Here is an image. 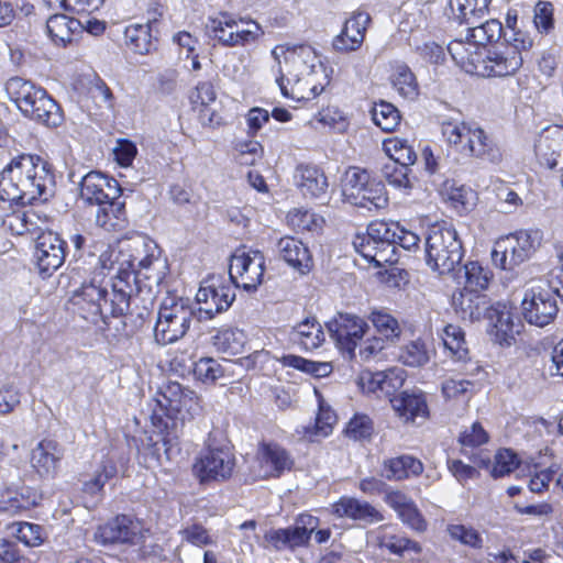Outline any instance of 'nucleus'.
I'll use <instances>...</instances> for the list:
<instances>
[{"label":"nucleus","instance_id":"obj_4","mask_svg":"<svg viewBox=\"0 0 563 563\" xmlns=\"http://www.w3.org/2000/svg\"><path fill=\"white\" fill-rule=\"evenodd\" d=\"M424 252L426 264L440 275L454 272L464 256L456 230L446 223H435L428 228Z\"/></svg>","mask_w":563,"mask_h":563},{"label":"nucleus","instance_id":"obj_36","mask_svg":"<svg viewBox=\"0 0 563 563\" xmlns=\"http://www.w3.org/2000/svg\"><path fill=\"white\" fill-rule=\"evenodd\" d=\"M475 122L445 121L441 125V132L449 145H451L460 154L464 155Z\"/></svg>","mask_w":563,"mask_h":563},{"label":"nucleus","instance_id":"obj_6","mask_svg":"<svg viewBox=\"0 0 563 563\" xmlns=\"http://www.w3.org/2000/svg\"><path fill=\"white\" fill-rule=\"evenodd\" d=\"M35 161L31 154L14 158L0 173V200L21 207L33 205L35 195L30 189L34 186Z\"/></svg>","mask_w":563,"mask_h":563},{"label":"nucleus","instance_id":"obj_47","mask_svg":"<svg viewBox=\"0 0 563 563\" xmlns=\"http://www.w3.org/2000/svg\"><path fill=\"white\" fill-rule=\"evenodd\" d=\"M372 119L382 131L393 132L400 124L401 115L394 104L382 100L374 103Z\"/></svg>","mask_w":563,"mask_h":563},{"label":"nucleus","instance_id":"obj_63","mask_svg":"<svg viewBox=\"0 0 563 563\" xmlns=\"http://www.w3.org/2000/svg\"><path fill=\"white\" fill-rule=\"evenodd\" d=\"M373 421L366 415H355L347 423L346 435L355 441L369 439L373 433Z\"/></svg>","mask_w":563,"mask_h":563},{"label":"nucleus","instance_id":"obj_64","mask_svg":"<svg viewBox=\"0 0 563 563\" xmlns=\"http://www.w3.org/2000/svg\"><path fill=\"white\" fill-rule=\"evenodd\" d=\"M397 517L404 525L408 526L410 529L417 532H424L427 530V520L418 509L415 501L409 504L405 509L397 514Z\"/></svg>","mask_w":563,"mask_h":563},{"label":"nucleus","instance_id":"obj_58","mask_svg":"<svg viewBox=\"0 0 563 563\" xmlns=\"http://www.w3.org/2000/svg\"><path fill=\"white\" fill-rule=\"evenodd\" d=\"M409 170L410 168L395 162H387L380 168L383 178L398 189L411 188Z\"/></svg>","mask_w":563,"mask_h":563},{"label":"nucleus","instance_id":"obj_14","mask_svg":"<svg viewBox=\"0 0 563 563\" xmlns=\"http://www.w3.org/2000/svg\"><path fill=\"white\" fill-rule=\"evenodd\" d=\"M120 196L121 188L118 181L99 172L88 173L80 181V199L97 208Z\"/></svg>","mask_w":563,"mask_h":563},{"label":"nucleus","instance_id":"obj_54","mask_svg":"<svg viewBox=\"0 0 563 563\" xmlns=\"http://www.w3.org/2000/svg\"><path fill=\"white\" fill-rule=\"evenodd\" d=\"M194 376L205 385H214L224 376V368L212 357H201L194 365Z\"/></svg>","mask_w":563,"mask_h":563},{"label":"nucleus","instance_id":"obj_35","mask_svg":"<svg viewBox=\"0 0 563 563\" xmlns=\"http://www.w3.org/2000/svg\"><path fill=\"white\" fill-rule=\"evenodd\" d=\"M265 548H272L276 551L284 549H295L306 545V536L303 530L292 529H271L264 536Z\"/></svg>","mask_w":563,"mask_h":563},{"label":"nucleus","instance_id":"obj_42","mask_svg":"<svg viewBox=\"0 0 563 563\" xmlns=\"http://www.w3.org/2000/svg\"><path fill=\"white\" fill-rule=\"evenodd\" d=\"M444 347L450 352L455 361H466L468 349L466 346L465 334L463 330L455 324H446L441 334Z\"/></svg>","mask_w":563,"mask_h":563},{"label":"nucleus","instance_id":"obj_55","mask_svg":"<svg viewBox=\"0 0 563 563\" xmlns=\"http://www.w3.org/2000/svg\"><path fill=\"white\" fill-rule=\"evenodd\" d=\"M280 362L284 366L299 369L316 377H325L332 371V366L329 363L313 362L292 354L284 355Z\"/></svg>","mask_w":563,"mask_h":563},{"label":"nucleus","instance_id":"obj_22","mask_svg":"<svg viewBox=\"0 0 563 563\" xmlns=\"http://www.w3.org/2000/svg\"><path fill=\"white\" fill-rule=\"evenodd\" d=\"M332 512L339 518H350L367 525L384 520L383 514L367 501L353 497H341L332 505Z\"/></svg>","mask_w":563,"mask_h":563},{"label":"nucleus","instance_id":"obj_9","mask_svg":"<svg viewBox=\"0 0 563 563\" xmlns=\"http://www.w3.org/2000/svg\"><path fill=\"white\" fill-rule=\"evenodd\" d=\"M236 460L228 444H216L209 439L192 464V474L202 485L231 478Z\"/></svg>","mask_w":563,"mask_h":563},{"label":"nucleus","instance_id":"obj_3","mask_svg":"<svg viewBox=\"0 0 563 563\" xmlns=\"http://www.w3.org/2000/svg\"><path fill=\"white\" fill-rule=\"evenodd\" d=\"M512 43L495 49L477 47L474 44L455 40L448 45V52L455 64L465 73L479 77H508L522 66V49L531 46V40L516 33Z\"/></svg>","mask_w":563,"mask_h":563},{"label":"nucleus","instance_id":"obj_16","mask_svg":"<svg viewBox=\"0 0 563 563\" xmlns=\"http://www.w3.org/2000/svg\"><path fill=\"white\" fill-rule=\"evenodd\" d=\"M93 539L101 545L135 543L140 539V525L125 515L98 527Z\"/></svg>","mask_w":563,"mask_h":563},{"label":"nucleus","instance_id":"obj_23","mask_svg":"<svg viewBox=\"0 0 563 563\" xmlns=\"http://www.w3.org/2000/svg\"><path fill=\"white\" fill-rule=\"evenodd\" d=\"M423 468L419 459L410 454H401L384 459L380 475L387 481L401 482L418 477L422 474Z\"/></svg>","mask_w":563,"mask_h":563},{"label":"nucleus","instance_id":"obj_27","mask_svg":"<svg viewBox=\"0 0 563 563\" xmlns=\"http://www.w3.org/2000/svg\"><path fill=\"white\" fill-rule=\"evenodd\" d=\"M464 156L487 161L494 164L501 161V152L499 147L477 123L473 126V132L470 136V142Z\"/></svg>","mask_w":563,"mask_h":563},{"label":"nucleus","instance_id":"obj_62","mask_svg":"<svg viewBox=\"0 0 563 563\" xmlns=\"http://www.w3.org/2000/svg\"><path fill=\"white\" fill-rule=\"evenodd\" d=\"M396 231H398V222L373 221L368 224L365 234L372 240L395 244Z\"/></svg>","mask_w":563,"mask_h":563},{"label":"nucleus","instance_id":"obj_40","mask_svg":"<svg viewBox=\"0 0 563 563\" xmlns=\"http://www.w3.org/2000/svg\"><path fill=\"white\" fill-rule=\"evenodd\" d=\"M62 456V450L53 440H43L37 444V475L53 476L56 473L57 463Z\"/></svg>","mask_w":563,"mask_h":563},{"label":"nucleus","instance_id":"obj_20","mask_svg":"<svg viewBox=\"0 0 563 563\" xmlns=\"http://www.w3.org/2000/svg\"><path fill=\"white\" fill-rule=\"evenodd\" d=\"M295 184L305 197L321 199L328 192V177L316 165H298L294 174Z\"/></svg>","mask_w":563,"mask_h":563},{"label":"nucleus","instance_id":"obj_52","mask_svg":"<svg viewBox=\"0 0 563 563\" xmlns=\"http://www.w3.org/2000/svg\"><path fill=\"white\" fill-rule=\"evenodd\" d=\"M33 217H35L33 205L26 203V207H21V209L7 216L2 224L13 234L22 235L33 230Z\"/></svg>","mask_w":563,"mask_h":563},{"label":"nucleus","instance_id":"obj_49","mask_svg":"<svg viewBox=\"0 0 563 563\" xmlns=\"http://www.w3.org/2000/svg\"><path fill=\"white\" fill-rule=\"evenodd\" d=\"M335 421V413L330 408H324L321 405L314 423L303 427V437L309 441H317L320 438H325L332 432Z\"/></svg>","mask_w":563,"mask_h":563},{"label":"nucleus","instance_id":"obj_17","mask_svg":"<svg viewBox=\"0 0 563 563\" xmlns=\"http://www.w3.org/2000/svg\"><path fill=\"white\" fill-rule=\"evenodd\" d=\"M391 407L405 423L423 422L429 417L426 396L421 391H401L390 399Z\"/></svg>","mask_w":563,"mask_h":563},{"label":"nucleus","instance_id":"obj_11","mask_svg":"<svg viewBox=\"0 0 563 563\" xmlns=\"http://www.w3.org/2000/svg\"><path fill=\"white\" fill-rule=\"evenodd\" d=\"M235 299V287L223 275H210L205 278L196 294V301L200 305L199 312L211 319L216 314L228 310Z\"/></svg>","mask_w":563,"mask_h":563},{"label":"nucleus","instance_id":"obj_51","mask_svg":"<svg viewBox=\"0 0 563 563\" xmlns=\"http://www.w3.org/2000/svg\"><path fill=\"white\" fill-rule=\"evenodd\" d=\"M464 289L481 291L485 290L493 277V273L488 267L483 266L478 262H470L464 265Z\"/></svg>","mask_w":563,"mask_h":563},{"label":"nucleus","instance_id":"obj_44","mask_svg":"<svg viewBox=\"0 0 563 563\" xmlns=\"http://www.w3.org/2000/svg\"><path fill=\"white\" fill-rule=\"evenodd\" d=\"M126 45L137 54H148L153 48L150 24H131L124 32Z\"/></svg>","mask_w":563,"mask_h":563},{"label":"nucleus","instance_id":"obj_12","mask_svg":"<svg viewBox=\"0 0 563 563\" xmlns=\"http://www.w3.org/2000/svg\"><path fill=\"white\" fill-rule=\"evenodd\" d=\"M556 296L563 297L558 288L551 286L528 289L521 302L525 319L537 327L551 323L559 311Z\"/></svg>","mask_w":563,"mask_h":563},{"label":"nucleus","instance_id":"obj_21","mask_svg":"<svg viewBox=\"0 0 563 563\" xmlns=\"http://www.w3.org/2000/svg\"><path fill=\"white\" fill-rule=\"evenodd\" d=\"M452 306L462 320L474 322L486 316L490 302L485 295L463 288L453 294Z\"/></svg>","mask_w":563,"mask_h":563},{"label":"nucleus","instance_id":"obj_29","mask_svg":"<svg viewBox=\"0 0 563 563\" xmlns=\"http://www.w3.org/2000/svg\"><path fill=\"white\" fill-rule=\"evenodd\" d=\"M96 224L108 232L123 230L128 224L125 202L121 196L97 208Z\"/></svg>","mask_w":563,"mask_h":563},{"label":"nucleus","instance_id":"obj_43","mask_svg":"<svg viewBox=\"0 0 563 563\" xmlns=\"http://www.w3.org/2000/svg\"><path fill=\"white\" fill-rule=\"evenodd\" d=\"M432 350L421 340H416L401 346L398 361L409 367H422L429 363Z\"/></svg>","mask_w":563,"mask_h":563},{"label":"nucleus","instance_id":"obj_13","mask_svg":"<svg viewBox=\"0 0 563 563\" xmlns=\"http://www.w3.org/2000/svg\"><path fill=\"white\" fill-rule=\"evenodd\" d=\"M327 328L335 345L353 357L358 341L368 330V324L356 314L339 312L327 323Z\"/></svg>","mask_w":563,"mask_h":563},{"label":"nucleus","instance_id":"obj_34","mask_svg":"<svg viewBox=\"0 0 563 563\" xmlns=\"http://www.w3.org/2000/svg\"><path fill=\"white\" fill-rule=\"evenodd\" d=\"M474 463L479 467L488 468L492 465L490 474L493 477H503L511 473L519 464L517 454L509 449L499 450L495 454L494 463L487 454L482 452L474 457Z\"/></svg>","mask_w":563,"mask_h":563},{"label":"nucleus","instance_id":"obj_38","mask_svg":"<svg viewBox=\"0 0 563 563\" xmlns=\"http://www.w3.org/2000/svg\"><path fill=\"white\" fill-rule=\"evenodd\" d=\"M64 121L58 103L47 95L46 90L37 87V123L47 128H57Z\"/></svg>","mask_w":563,"mask_h":563},{"label":"nucleus","instance_id":"obj_25","mask_svg":"<svg viewBox=\"0 0 563 563\" xmlns=\"http://www.w3.org/2000/svg\"><path fill=\"white\" fill-rule=\"evenodd\" d=\"M369 22L367 13L360 12L346 20L343 30L333 40V48L338 52H351L357 49L363 41L366 25Z\"/></svg>","mask_w":563,"mask_h":563},{"label":"nucleus","instance_id":"obj_31","mask_svg":"<svg viewBox=\"0 0 563 563\" xmlns=\"http://www.w3.org/2000/svg\"><path fill=\"white\" fill-rule=\"evenodd\" d=\"M5 89L22 114L33 119L35 113V92L33 91V84L22 78L14 77L8 80Z\"/></svg>","mask_w":563,"mask_h":563},{"label":"nucleus","instance_id":"obj_37","mask_svg":"<svg viewBox=\"0 0 563 563\" xmlns=\"http://www.w3.org/2000/svg\"><path fill=\"white\" fill-rule=\"evenodd\" d=\"M478 19L475 20L474 24H468L470 34L466 43L485 47L486 44L498 41L504 32L501 23L496 19H490L477 24Z\"/></svg>","mask_w":563,"mask_h":563},{"label":"nucleus","instance_id":"obj_24","mask_svg":"<svg viewBox=\"0 0 563 563\" xmlns=\"http://www.w3.org/2000/svg\"><path fill=\"white\" fill-rule=\"evenodd\" d=\"M189 400H195L199 405V396L196 391L183 387L177 382H169L161 387L156 399L161 409L170 417L181 412L183 406H187Z\"/></svg>","mask_w":563,"mask_h":563},{"label":"nucleus","instance_id":"obj_8","mask_svg":"<svg viewBox=\"0 0 563 563\" xmlns=\"http://www.w3.org/2000/svg\"><path fill=\"white\" fill-rule=\"evenodd\" d=\"M542 242V232L539 230H521L498 239L492 251V261L495 266L511 271L537 251Z\"/></svg>","mask_w":563,"mask_h":563},{"label":"nucleus","instance_id":"obj_1","mask_svg":"<svg viewBox=\"0 0 563 563\" xmlns=\"http://www.w3.org/2000/svg\"><path fill=\"white\" fill-rule=\"evenodd\" d=\"M135 244V250L139 251L141 246L145 255L143 257L132 255L128 261L129 268H120L112 283L111 299L107 298L108 289L102 285V279L93 278L90 283H84L75 291L73 302L84 319L96 323L99 318L106 319L108 314L124 316L135 294L144 289L152 292L163 283L168 272V264L156 243L142 238Z\"/></svg>","mask_w":563,"mask_h":563},{"label":"nucleus","instance_id":"obj_56","mask_svg":"<svg viewBox=\"0 0 563 563\" xmlns=\"http://www.w3.org/2000/svg\"><path fill=\"white\" fill-rule=\"evenodd\" d=\"M117 466L113 461H103L95 476L84 482L82 492L91 496H97L102 492L106 483L117 475Z\"/></svg>","mask_w":563,"mask_h":563},{"label":"nucleus","instance_id":"obj_7","mask_svg":"<svg viewBox=\"0 0 563 563\" xmlns=\"http://www.w3.org/2000/svg\"><path fill=\"white\" fill-rule=\"evenodd\" d=\"M205 27L206 34L224 47L245 46L263 35L257 22L246 21L228 12L208 18Z\"/></svg>","mask_w":563,"mask_h":563},{"label":"nucleus","instance_id":"obj_50","mask_svg":"<svg viewBox=\"0 0 563 563\" xmlns=\"http://www.w3.org/2000/svg\"><path fill=\"white\" fill-rule=\"evenodd\" d=\"M391 85L400 97L413 100L418 96V84L407 65H399L391 75Z\"/></svg>","mask_w":563,"mask_h":563},{"label":"nucleus","instance_id":"obj_26","mask_svg":"<svg viewBox=\"0 0 563 563\" xmlns=\"http://www.w3.org/2000/svg\"><path fill=\"white\" fill-rule=\"evenodd\" d=\"M45 33L54 45L66 47L73 42L75 34L81 33L80 20L65 14H53L46 20Z\"/></svg>","mask_w":563,"mask_h":563},{"label":"nucleus","instance_id":"obj_10","mask_svg":"<svg viewBox=\"0 0 563 563\" xmlns=\"http://www.w3.org/2000/svg\"><path fill=\"white\" fill-rule=\"evenodd\" d=\"M265 256L258 250L239 249L230 258L229 280L235 288L254 291L262 284Z\"/></svg>","mask_w":563,"mask_h":563},{"label":"nucleus","instance_id":"obj_61","mask_svg":"<svg viewBox=\"0 0 563 563\" xmlns=\"http://www.w3.org/2000/svg\"><path fill=\"white\" fill-rule=\"evenodd\" d=\"M64 250L52 249L51 251L43 250L37 252V269L44 276H49L53 272L60 267L64 262Z\"/></svg>","mask_w":563,"mask_h":563},{"label":"nucleus","instance_id":"obj_19","mask_svg":"<svg viewBox=\"0 0 563 563\" xmlns=\"http://www.w3.org/2000/svg\"><path fill=\"white\" fill-rule=\"evenodd\" d=\"M279 256L300 275L309 274L313 268V258L308 246L292 236L280 238L277 242Z\"/></svg>","mask_w":563,"mask_h":563},{"label":"nucleus","instance_id":"obj_5","mask_svg":"<svg viewBox=\"0 0 563 563\" xmlns=\"http://www.w3.org/2000/svg\"><path fill=\"white\" fill-rule=\"evenodd\" d=\"M194 313V307L188 298L166 295L161 302L154 327L157 343L166 345L181 339L190 328Z\"/></svg>","mask_w":563,"mask_h":563},{"label":"nucleus","instance_id":"obj_30","mask_svg":"<svg viewBox=\"0 0 563 563\" xmlns=\"http://www.w3.org/2000/svg\"><path fill=\"white\" fill-rule=\"evenodd\" d=\"M490 0H449L445 14L459 24H474L486 12Z\"/></svg>","mask_w":563,"mask_h":563},{"label":"nucleus","instance_id":"obj_48","mask_svg":"<svg viewBox=\"0 0 563 563\" xmlns=\"http://www.w3.org/2000/svg\"><path fill=\"white\" fill-rule=\"evenodd\" d=\"M369 320L376 331L387 342H395L402 332L398 320L385 310H374L369 314Z\"/></svg>","mask_w":563,"mask_h":563},{"label":"nucleus","instance_id":"obj_15","mask_svg":"<svg viewBox=\"0 0 563 563\" xmlns=\"http://www.w3.org/2000/svg\"><path fill=\"white\" fill-rule=\"evenodd\" d=\"M484 317L488 320V333L495 343L510 346L515 342V335L519 331L516 329L511 309L507 303L500 301L490 303Z\"/></svg>","mask_w":563,"mask_h":563},{"label":"nucleus","instance_id":"obj_32","mask_svg":"<svg viewBox=\"0 0 563 563\" xmlns=\"http://www.w3.org/2000/svg\"><path fill=\"white\" fill-rule=\"evenodd\" d=\"M294 343L306 351H312L324 342L322 325L316 318H307L296 324L290 333Z\"/></svg>","mask_w":563,"mask_h":563},{"label":"nucleus","instance_id":"obj_39","mask_svg":"<svg viewBox=\"0 0 563 563\" xmlns=\"http://www.w3.org/2000/svg\"><path fill=\"white\" fill-rule=\"evenodd\" d=\"M287 224L296 232H319L324 219L312 210L294 208L286 216Z\"/></svg>","mask_w":563,"mask_h":563},{"label":"nucleus","instance_id":"obj_46","mask_svg":"<svg viewBox=\"0 0 563 563\" xmlns=\"http://www.w3.org/2000/svg\"><path fill=\"white\" fill-rule=\"evenodd\" d=\"M357 207L366 208L369 211L384 209L388 205V197L385 185L382 181L372 180L364 191H361L360 198L352 202Z\"/></svg>","mask_w":563,"mask_h":563},{"label":"nucleus","instance_id":"obj_28","mask_svg":"<svg viewBox=\"0 0 563 563\" xmlns=\"http://www.w3.org/2000/svg\"><path fill=\"white\" fill-rule=\"evenodd\" d=\"M563 137V128H548L540 135L534 145L536 156L539 163L550 169L558 165V155Z\"/></svg>","mask_w":563,"mask_h":563},{"label":"nucleus","instance_id":"obj_53","mask_svg":"<svg viewBox=\"0 0 563 563\" xmlns=\"http://www.w3.org/2000/svg\"><path fill=\"white\" fill-rule=\"evenodd\" d=\"M37 201L47 202L56 194V178L52 165L37 156Z\"/></svg>","mask_w":563,"mask_h":563},{"label":"nucleus","instance_id":"obj_41","mask_svg":"<svg viewBox=\"0 0 563 563\" xmlns=\"http://www.w3.org/2000/svg\"><path fill=\"white\" fill-rule=\"evenodd\" d=\"M245 342L244 331L238 328L221 329L212 336V344L217 351L232 355L241 353Z\"/></svg>","mask_w":563,"mask_h":563},{"label":"nucleus","instance_id":"obj_45","mask_svg":"<svg viewBox=\"0 0 563 563\" xmlns=\"http://www.w3.org/2000/svg\"><path fill=\"white\" fill-rule=\"evenodd\" d=\"M369 176L366 170L358 167H350L344 175L342 183V192L351 203L360 198L361 191H364L371 184Z\"/></svg>","mask_w":563,"mask_h":563},{"label":"nucleus","instance_id":"obj_18","mask_svg":"<svg viewBox=\"0 0 563 563\" xmlns=\"http://www.w3.org/2000/svg\"><path fill=\"white\" fill-rule=\"evenodd\" d=\"M257 477H278L289 470L292 461L285 449L275 443H262L257 451Z\"/></svg>","mask_w":563,"mask_h":563},{"label":"nucleus","instance_id":"obj_60","mask_svg":"<svg viewBox=\"0 0 563 563\" xmlns=\"http://www.w3.org/2000/svg\"><path fill=\"white\" fill-rule=\"evenodd\" d=\"M234 150L239 163L246 166L254 165L263 155V146L253 140L238 141Z\"/></svg>","mask_w":563,"mask_h":563},{"label":"nucleus","instance_id":"obj_2","mask_svg":"<svg viewBox=\"0 0 563 563\" xmlns=\"http://www.w3.org/2000/svg\"><path fill=\"white\" fill-rule=\"evenodd\" d=\"M272 55L277 63L275 82L285 98L312 100L329 84L327 67L310 45L278 46Z\"/></svg>","mask_w":563,"mask_h":563},{"label":"nucleus","instance_id":"obj_59","mask_svg":"<svg viewBox=\"0 0 563 563\" xmlns=\"http://www.w3.org/2000/svg\"><path fill=\"white\" fill-rule=\"evenodd\" d=\"M89 95L97 107L112 111L115 106V98L110 87L100 78L95 77L90 81Z\"/></svg>","mask_w":563,"mask_h":563},{"label":"nucleus","instance_id":"obj_57","mask_svg":"<svg viewBox=\"0 0 563 563\" xmlns=\"http://www.w3.org/2000/svg\"><path fill=\"white\" fill-rule=\"evenodd\" d=\"M375 240H372L365 233H358L353 239V246L355 251L363 256L368 263H373L375 267H382L387 263L386 253L375 252Z\"/></svg>","mask_w":563,"mask_h":563},{"label":"nucleus","instance_id":"obj_33","mask_svg":"<svg viewBox=\"0 0 563 563\" xmlns=\"http://www.w3.org/2000/svg\"><path fill=\"white\" fill-rule=\"evenodd\" d=\"M376 541L380 549H386L398 556H404L408 552L415 554L421 552V545L418 542L406 536L389 532L387 526H382L377 529Z\"/></svg>","mask_w":563,"mask_h":563}]
</instances>
